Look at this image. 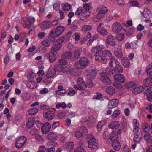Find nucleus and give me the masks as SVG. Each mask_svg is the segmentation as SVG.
I'll return each mask as SVG.
<instances>
[{
  "label": "nucleus",
  "mask_w": 152,
  "mask_h": 152,
  "mask_svg": "<svg viewBox=\"0 0 152 152\" xmlns=\"http://www.w3.org/2000/svg\"><path fill=\"white\" fill-rule=\"evenodd\" d=\"M152 136L150 134H145L144 136V138L145 140L148 142H149L151 141Z\"/></svg>",
  "instance_id": "51"
},
{
  "label": "nucleus",
  "mask_w": 152,
  "mask_h": 152,
  "mask_svg": "<svg viewBox=\"0 0 152 152\" xmlns=\"http://www.w3.org/2000/svg\"><path fill=\"white\" fill-rule=\"evenodd\" d=\"M112 146L113 148L116 151H118L121 148V145L117 140H115L113 142Z\"/></svg>",
  "instance_id": "20"
},
{
  "label": "nucleus",
  "mask_w": 152,
  "mask_h": 152,
  "mask_svg": "<svg viewBox=\"0 0 152 152\" xmlns=\"http://www.w3.org/2000/svg\"><path fill=\"white\" fill-rule=\"evenodd\" d=\"M49 69L47 72L46 76L48 79L53 78L55 77V69Z\"/></svg>",
  "instance_id": "14"
},
{
  "label": "nucleus",
  "mask_w": 152,
  "mask_h": 152,
  "mask_svg": "<svg viewBox=\"0 0 152 152\" xmlns=\"http://www.w3.org/2000/svg\"><path fill=\"white\" fill-rule=\"evenodd\" d=\"M45 116L48 120H51L54 117V113L53 111L51 110L48 111L45 113Z\"/></svg>",
  "instance_id": "19"
},
{
  "label": "nucleus",
  "mask_w": 152,
  "mask_h": 152,
  "mask_svg": "<svg viewBox=\"0 0 152 152\" xmlns=\"http://www.w3.org/2000/svg\"><path fill=\"white\" fill-rule=\"evenodd\" d=\"M60 22L59 19H57L51 22L50 21V23L51 27L52 26H56L58 25L59 24Z\"/></svg>",
  "instance_id": "48"
},
{
  "label": "nucleus",
  "mask_w": 152,
  "mask_h": 152,
  "mask_svg": "<svg viewBox=\"0 0 152 152\" xmlns=\"http://www.w3.org/2000/svg\"><path fill=\"white\" fill-rule=\"evenodd\" d=\"M136 84V83L134 81L129 82L126 84V87L127 88H130L134 87Z\"/></svg>",
  "instance_id": "49"
},
{
  "label": "nucleus",
  "mask_w": 152,
  "mask_h": 152,
  "mask_svg": "<svg viewBox=\"0 0 152 152\" xmlns=\"http://www.w3.org/2000/svg\"><path fill=\"white\" fill-rule=\"evenodd\" d=\"M74 88L76 89L82 90L84 88L82 85L77 84V85H75L74 86Z\"/></svg>",
  "instance_id": "63"
},
{
  "label": "nucleus",
  "mask_w": 152,
  "mask_h": 152,
  "mask_svg": "<svg viewBox=\"0 0 152 152\" xmlns=\"http://www.w3.org/2000/svg\"><path fill=\"white\" fill-rule=\"evenodd\" d=\"M119 102V100L117 99H113L110 100L107 105L108 108L112 109L118 105Z\"/></svg>",
  "instance_id": "11"
},
{
  "label": "nucleus",
  "mask_w": 152,
  "mask_h": 152,
  "mask_svg": "<svg viewBox=\"0 0 152 152\" xmlns=\"http://www.w3.org/2000/svg\"><path fill=\"white\" fill-rule=\"evenodd\" d=\"M80 16V19L82 20H83L90 16L89 13L87 12H85L83 10V12Z\"/></svg>",
  "instance_id": "35"
},
{
  "label": "nucleus",
  "mask_w": 152,
  "mask_h": 152,
  "mask_svg": "<svg viewBox=\"0 0 152 152\" xmlns=\"http://www.w3.org/2000/svg\"><path fill=\"white\" fill-rule=\"evenodd\" d=\"M71 8V5L67 3L64 4L63 6V10L64 11H68Z\"/></svg>",
  "instance_id": "42"
},
{
  "label": "nucleus",
  "mask_w": 152,
  "mask_h": 152,
  "mask_svg": "<svg viewBox=\"0 0 152 152\" xmlns=\"http://www.w3.org/2000/svg\"><path fill=\"white\" fill-rule=\"evenodd\" d=\"M115 55L119 58H121L123 56V53L121 48L116 49L114 51Z\"/></svg>",
  "instance_id": "25"
},
{
  "label": "nucleus",
  "mask_w": 152,
  "mask_h": 152,
  "mask_svg": "<svg viewBox=\"0 0 152 152\" xmlns=\"http://www.w3.org/2000/svg\"><path fill=\"white\" fill-rule=\"evenodd\" d=\"M119 126V123L118 121L112 122L109 125V127L112 129H117Z\"/></svg>",
  "instance_id": "22"
},
{
  "label": "nucleus",
  "mask_w": 152,
  "mask_h": 152,
  "mask_svg": "<svg viewBox=\"0 0 152 152\" xmlns=\"http://www.w3.org/2000/svg\"><path fill=\"white\" fill-rule=\"evenodd\" d=\"M118 138V134L116 131H113L110 136V138L113 142L115 140H117Z\"/></svg>",
  "instance_id": "32"
},
{
  "label": "nucleus",
  "mask_w": 152,
  "mask_h": 152,
  "mask_svg": "<svg viewBox=\"0 0 152 152\" xmlns=\"http://www.w3.org/2000/svg\"><path fill=\"white\" fill-rule=\"evenodd\" d=\"M91 28V26L88 25H84L81 27L82 31L84 32L90 31Z\"/></svg>",
  "instance_id": "37"
},
{
  "label": "nucleus",
  "mask_w": 152,
  "mask_h": 152,
  "mask_svg": "<svg viewBox=\"0 0 152 152\" xmlns=\"http://www.w3.org/2000/svg\"><path fill=\"white\" fill-rule=\"evenodd\" d=\"M74 136L77 137L79 138L83 135V133L80 131L75 132L74 133Z\"/></svg>",
  "instance_id": "58"
},
{
  "label": "nucleus",
  "mask_w": 152,
  "mask_h": 152,
  "mask_svg": "<svg viewBox=\"0 0 152 152\" xmlns=\"http://www.w3.org/2000/svg\"><path fill=\"white\" fill-rule=\"evenodd\" d=\"M104 17L103 15H101L98 13L97 15H94L92 18L94 22H98L101 19Z\"/></svg>",
  "instance_id": "38"
},
{
  "label": "nucleus",
  "mask_w": 152,
  "mask_h": 152,
  "mask_svg": "<svg viewBox=\"0 0 152 152\" xmlns=\"http://www.w3.org/2000/svg\"><path fill=\"white\" fill-rule=\"evenodd\" d=\"M51 126L48 122H46L43 124L42 126L41 131L43 134H46L50 131Z\"/></svg>",
  "instance_id": "7"
},
{
  "label": "nucleus",
  "mask_w": 152,
  "mask_h": 152,
  "mask_svg": "<svg viewBox=\"0 0 152 152\" xmlns=\"http://www.w3.org/2000/svg\"><path fill=\"white\" fill-rule=\"evenodd\" d=\"M34 123V118H29L28 120V122L26 124L27 127L29 129L32 127Z\"/></svg>",
  "instance_id": "29"
},
{
  "label": "nucleus",
  "mask_w": 152,
  "mask_h": 152,
  "mask_svg": "<svg viewBox=\"0 0 152 152\" xmlns=\"http://www.w3.org/2000/svg\"><path fill=\"white\" fill-rule=\"evenodd\" d=\"M106 122L102 120L99 121L97 126L98 129L99 130H100L102 127L105 124Z\"/></svg>",
  "instance_id": "41"
},
{
  "label": "nucleus",
  "mask_w": 152,
  "mask_h": 152,
  "mask_svg": "<svg viewBox=\"0 0 152 152\" xmlns=\"http://www.w3.org/2000/svg\"><path fill=\"white\" fill-rule=\"evenodd\" d=\"M40 28L43 30L49 29L51 28L50 21H45L43 22L40 24Z\"/></svg>",
  "instance_id": "12"
},
{
  "label": "nucleus",
  "mask_w": 152,
  "mask_h": 152,
  "mask_svg": "<svg viewBox=\"0 0 152 152\" xmlns=\"http://www.w3.org/2000/svg\"><path fill=\"white\" fill-rule=\"evenodd\" d=\"M81 92L80 93V95L83 96H85L88 95L90 93L89 91L87 90L83 89L82 90Z\"/></svg>",
  "instance_id": "53"
},
{
  "label": "nucleus",
  "mask_w": 152,
  "mask_h": 152,
  "mask_svg": "<svg viewBox=\"0 0 152 152\" xmlns=\"http://www.w3.org/2000/svg\"><path fill=\"white\" fill-rule=\"evenodd\" d=\"M80 64L83 68L87 66L89 64V61L87 58L83 57L80 58L79 60Z\"/></svg>",
  "instance_id": "18"
},
{
  "label": "nucleus",
  "mask_w": 152,
  "mask_h": 152,
  "mask_svg": "<svg viewBox=\"0 0 152 152\" xmlns=\"http://www.w3.org/2000/svg\"><path fill=\"white\" fill-rule=\"evenodd\" d=\"M74 144L73 142H69L66 144V148L69 151H72L74 148Z\"/></svg>",
  "instance_id": "33"
},
{
  "label": "nucleus",
  "mask_w": 152,
  "mask_h": 152,
  "mask_svg": "<svg viewBox=\"0 0 152 152\" xmlns=\"http://www.w3.org/2000/svg\"><path fill=\"white\" fill-rule=\"evenodd\" d=\"M122 29V27L121 24L118 22H115L113 23L112 26V30L115 33L120 32Z\"/></svg>",
  "instance_id": "8"
},
{
  "label": "nucleus",
  "mask_w": 152,
  "mask_h": 152,
  "mask_svg": "<svg viewBox=\"0 0 152 152\" xmlns=\"http://www.w3.org/2000/svg\"><path fill=\"white\" fill-rule=\"evenodd\" d=\"M60 69L61 72L64 73H69L72 71L71 68L68 65L61 66L60 67Z\"/></svg>",
  "instance_id": "15"
},
{
  "label": "nucleus",
  "mask_w": 152,
  "mask_h": 152,
  "mask_svg": "<svg viewBox=\"0 0 152 152\" xmlns=\"http://www.w3.org/2000/svg\"><path fill=\"white\" fill-rule=\"evenodd\" d=\"M127 127V124L125 122L122 123L121 126V129L124 133L126 132V129Z\"/></svg>",
  "instance_id": "57"
},
{
  "label": "nucleus",
  "mask_w": 152,
  "mask_h": 152,
  "mask_svg": "<svg viewBox=\"0 0 152 152\" xmlns=\"http://www.w3.org/2000/svg\"><path fill=\"white\" fill-rule=\"evenodd\" d=\"M91 52L96 53L95 59L102 63L105 64L107 63V59L112 57V54L109 50L102 51L101 48H92Z\"/></svg>",
  "instance_id": "1"
},
{
  "label": "nucleus",
  "mask_w": 152,
  "mask_h": 152,
  "mask_svg": "<svg viewBox=\"0 0 152 152\" xmlns=\"http://www.w3.org/2000/svg\"><path fill=\"white\" fill-rule=\"evenodd\" d=\"M66 107L67 105L64 102L59 103L56 105V107L57 109L60 108L61 107L63 109H64L66 108Z\"/></svg>",
  "instance_id": "45"
},
{
  "label": "nucleus",
  "mask_w": 152,
  "mask_h": 152,
  "mask_svg": "<svg viewBox=\"0 0 152 152\" xmlns=\"http://www.w3.org/2000/svg\"><path fill=\"white\" fill-rule=\"evenodd\" d=\"M50 44V41L47 39L44 40L42 42V45L44 47H49Z\"/></svg>",
  "instance_id": "52"
},
{
  "label": "nucleus",
  "mask_w": 152,
  "mask_h": 152,
  "mask_svg": "<svg viewBox=\"0 0 152 152\" xmlns=\"http://www.w3.org/2000/svg\"><path fill=\"white\" fill-rule=\"evenodd\" d=\"M114 71L115 73H122L123 69L121 65L116 66L114 68Z\"/></svg>",
  "instance_id": "39"
},
{
  "label": "nucleus",
  "mask_w": 152,
  "mask_h": 152,
  "mask_svg": "<svg viewBox=\"0 0 152 152\" xmlns=\"http://www.w3.org/2000/svg\"><path fill=\"white\" fill-rule=\"evenodd\" d=\"M35 139L40 142H42L44 141V139L42 137L39 135H37L35 136Z\"/></svg>",
  "instance_id": "64"
},
{
  "label": "nucleus",
  "mask_w": 152,
  "mask_h": 152,
  "mask_svg": "<svg viewBox=\"0 0 152 152\" xmlns=\"http://www.w3.org/2000/svg\"><path fill=\"white\" fill-rule=\"evenodd\" d=\"M65 28L63 26H59L53 29L51 32V37H56L60 35L64 31Z\"/></svg>",
  "instance_id": "3"
},
{
  "label": "nucleus",
  "mask_w": 152,
  "mask_h": 152,
  "mask_svg": "<svg viewBox=\"0 0 152 152\" xmlns=\"http://www.w3.org/2000/svg\"><path fill=\"white\" fill-rule=\"evenodd\" d=\"M144 86L145 87H149L152 85V79L148 78L144 80L143 82Z\"/></svg>",
  "instance_id": "27"
},
{
  "label": "nucleus",
  "mask_w": 152,
  "mask_h": 152,
  "mask_svg": "<svg viewBox=\"0 0 152 152\" xmlns=\"http://www.w3.org/2000/svg\"><path fill=\"white\" fill-rule=\"evenodd\" d=\"M63 41L62 39L60 38L53 42V45L58 47H60L61 46V43Z\"/></svg>",
  "instance_id": "43"
},
{
  "label": "nucleus",
  "mask_w": 152,
  "mask_h": 152,
  "mask_svg": "<svg viewBox=\"0 0 152 152\" xmlns=\"http://www.w3.org/2000/svg\"><path fill=\"white\" fill-rule=\"evenodd\" d=\"M144 94L147 96L148 99L150 101H152V87L149 88L145 92Z\"/></svg>",
  "instance_id": "16"
},
{
  "label": "nucleus",
  "mask_w": 152,
  "mask_h": 152,
  "mask_svg": "<svg viewBox=\"0 0 152 152\" xmlns=\"http://www.w3.org/2000/svg\"><path fill=\"white\" fill-rule=\"evenodd\" d=\"M113 85V86L117 89H121L122 88V86L121 84L116 82H114Z\"/></svg>",
  "instance_id": "61"
},
{
  "label": "nucleus",
  "mask_w": 152,
  "mask_h": 152,
  "mask_svg": "<svg viewBox=\"0 0 152 152\" xmlns=\"http://www.w3.org/2000/svg\"><path fill=\"white\" fill-rule=\"evenodd\" d=\"M117 39L118 41H121L124 38V35L122 34H118L116 36Z\"/></svg>",
  "instance_id": "59"
},
{
  "label": "nucleus",
  "mask_w": 152,
  "mask_h": 152,
  "mask_svg": "<svg viewBox=\"0 0 152 152\" xmlns=\"http://www.w3.org/2000/svg\"><path fill=\"white\" fill-rule=\"evenodd\" d=\"M107 74L108 73L106 72L101 73L100 80L103 83L109 85L111 84L112 82L111 80L108 77Z\"/></svg>",
  "instance_id": "5"
},
{
  "label": "nucleus",
  "mask_w": 152,
  "mask_h": 152,
  "mask_svg": "<svg viewBox=\"0 0 152 152\" xmlns=\"http://www.w3.org/2000/svg\"><path fill=\"white\" fill-rule=\"evenodd\" d=\"M22 98L24 102L28 101L30 99L29 95L28 93L24 94Z\"/></svg>",
  "instance_id": "60"
},
{
  "label": "nucleus",
  "mask_w": 152,
  "mask_h": 152,
  "mask_svg": "<svg viewBox=\"0 0 152 152\" xmlns=\"http://www.w3.org/2000/svg\"><path fill=\"white\" fill-rule=\"evenodd\" d=\"M97 72L94 70H89L88 74L87 75V78L88 79H92L94 78L96 75Z\"/></svg>",
  "instance_id": "17"
},
{
  "label": "nucleus",
  "mask_w": 152,
  "mask_h": 152,
  "mask_svg": "<svg viewBox=\"0 0 152 152\" xmlns=\"http://www.w3.org/2000/svg\"><path fill=\"white\" fill-rule=\"evenodd\" d=\"M120 113V111L118 110H115L112 114L111 117L113 118H115L119 115Z\"/></svg>",
  "instance_id": "44"
},
{
  "label": "nucleus",
  "mask_w": 152,
  "mask_h": 152,
  "mask_svg": "<svg viewBox=\"0 0 152 152\" xmlns=\"http://www.w3.org/2000/svg\"><path fill=\"white\" fill-rule=\"evenodd\" d=\"M77 84L82 85V86H83L84 88L86 87V85L85 82L83 81L82 78H80L77 79Z\"/></svg>",
  "instance_id": "46"
},
{
  "label": "nucleus",
  "mask_w": 152,
  "mask_h": 152,
  "mask_svg": "<svg viewBox=\"0 0 152 152\" xmlns=\"http://www.w3.org/2000/svg\"><path fill=\"white\" fill-rule=\"evenodd\" d=\"M106 93L110 95H112L115 94V89L112 86H109L105 90Z\"/></svg>",
  "instance_id": "23"
},
{
  "label": "nucleus",
  "mask_w": 152,
  "mask_h": 152,
  "mask_svg": "<svg viewBox=\"0 0 152 152\" xmlns=\"http://www.w3.org/2000/svg\"><path fill=\"white\" fill-rule=\"evenodd\" d=\"M38 111L37 108L34 107L29 110L28 111V113L29 114L31 115H33L36 113Z\"/></svg>",
  "instance_id": "47"
},
{
  "label": "nucleus",
  "mask_w": 152,
  "mask_h": 152,
  "mask_svg": "<svg viewBox=\"0 0 152 152\" xmlns=\"http://www.w3.org/2000/svg\"><path fill=\"white\" fill-rule=\"evenodd\" d=\"M102 96L101 94L97 93L96 96H94L93 99L96 100H100L102 98Z\"/></svg>",
  "instance_id": "62"
},
{
  "label": "nucleus",
  "mask_w": 152,
  "mask_h": 152,
  "mask_svg": "<svg viewBox=\"0 0 152 152\" xmlns=\"http://www.w3.org/2000/svg\"><path fill=\"white\" fill-rule=\"evenodd\" d=\"M121 62L122 65L125 67L128 68L130 64V62L129 59L126 57H123L122 60Z\"/></svg>",
  "instance_id": "28"
},
{
  "label": "nucleus",
  "mask_w": 152,
  "mask_h": 152,
  "mask_svg": "<svg viewBox=\"0 0 152 152\" xmlns=\"http://www.w3.org/2000/svg\"><path fill=\"white\" fill-rule=\"evenodd\" d=\"M82 50L81 49H77L75 50L73 53V54L75 58L78 59L79 58L81 53H82Z\"/></svg>",
  "instance_id": "34"
},
{
  "label": "nucleus",
  "mask_w": 152,
  "mask_h": 152,
  "mask_svg": "<svg viewBox=\"0 0 152 152\" xmlns=\"http://www.w3.org/2000/svg\"><path fill=\"white\" fill-rule=\"evenodd\" d=\"M84 10L83 9V7H79L76 10L75 13V15H81Z\"/></svg>",
  "instance_id": "55"
},
{
  "label": "nucleus",
  "mask_w": 152,
  "mask_h": 152,
  "mask_svg": "<svg viewBox=\"0 0 152 152\" xmlns=\"http://www.w3.org/2000/svg\"><path fill=\"white\" fill-rule=\"evenodd\" d=\"M141 138V136L140 134V135H139L138 134L136 133L134 134V140L135 142H138L140 141Z\"/></svg>",
  "instance_id": "50"
},
{
  "label": "nucleus",
  "mask_w": 152,
  "mask_h": 152,
  "mask_svg": "<svg viewBox=\"0 0 152 152\" xmlns=\"http://www.w3.org/2000/svg\"><path fill=\"white\" fill-rule=\"evenodd\" d=\"M136 44L134 42H133L131 43L127 42L125 44V48H131L135 47Z\"/></svg>",
  "instance_id": "56"
},
{
  "label": "nucleus",
  "mask_w": 152,
  "mask_h": 152,
  "mask_svg": "<svg viewBox=\"0 0 152 152\" xmlns=\"http://www.w3.org/2000/svg\"><path fill=\"white\" fill-rule=\"evenodd\" d=\"M58 138L56 134L52 132L49 133L47 135V138L50 141H54Z\"/></svg>",
  "instance_id": "24"
},
{
  "label": "nucleus",
  "mask_w": 152,
  "mask_h": 152,
  "mask_svg": "<svg viewBox=\"0 0 152 152\" xmlns=\"http://www.w3.org/2000/svg\"><path fill=\"white\" fill-rule=\"evenodd\" d=\"M26 141L27 138L25 136L20 137L16 140L15 146L18 148H21L26 143Z\"/></svg>",
  "instance_id": "4"
},
{
  "label": "nucleus",
  "mask_w": 152,
  "mask_h": 152,
  "mask_svg": "<svg viewBox=\"0 0 152 152\" xmlns=\"http://www.w3.org/2000/svg\"><path fill=\"white\" fill-rule=\"evenodd\" d=\"M48 58L49 59L50 62H53L56 58V54H54L52 52L47 54Z\"/></svg>",
  "instance_id": "31"
},
{
  "label": "nucleus",
  "mask_w": 152,
  "mask_h": 152,
  "mask_svg": "<svg viewBox=\"0 0 152 152\" xmlns=\"http://www.w3.org/2000/svg\"><path fill=\"white\" fill-rule=\"evenodd\" d=\"M96 11L101 15L106 14L108 11L107 8L104 6H100L97 8Z\"/></svg>",
  "instance_id": "13"
},
{
  "label": "nucleus",
  "mask_w": 152,
  "mask_h": 152,
  "mask_svg": "<svg viewBox=\"0 0 152 152\" xmlns=\"http://www.w3.org/2000/svg\"><path fill=\"white\" fill-rule=\"evenodd\" d=\"M102 24V23L99 24L97 28V31L102 35H106L107 34L108 32L106 29L101 27Z\"/></svg>",
  "instance_id": "21"
},
{
  "label": "nucleus",
  "mask_w": 152,
  "mask_h": 152,
  "mask_svg": "<svg viewBox=\"0 0 152 152\" xmlns=\"http://www.w3.org/2000/svg\"><path fill=\"white\" fill-rule=\"evenodd\" d=\"M114 78L115 81L120 83H123L125 80V76L123 74H116L114 75Z\"/></svg>",
  "instance_id": "10"
},
{
  "label": "nucleus",
  "mask_w": 152,
  "mask_h": 152,
  "mask_svg": "<svg viewBox=\"0 0 152 152\" xmlns=\"http://www.w3.org/2000/svg\"><path fill=\"white\" fill-rule=\"evenodd\" d=\"M80 64V63L79 61H77L75 63L74 65L75 68L77 69H82L83 68Z\"/></svg>",
  "instance_id": "54"
},
{
  "label": "nucleus",
  "mask_w": 152,
  "mask_h": 152,
  "mask_svg": "<svg viewBox=\"0 0 152 152\" xmlns=\"http://www.w3.org/2000/svg\"><path fill=\"white\" fill-rule=\"evenodd\" d=\"M86 139L88 141V147L91 150L96 149L99 147L97 141L95 137L92 134H89L86 137Z\"/></svg>",
  "instance_id": "2"
},
{
  "label": "nucleus",
  "mask_w": 152,
  "mask_h": 152,
  "mask_svg": "<svg viewBox=\"0 0 152 152\" xmlns=\"http://www.w3.org/2000/svg\"><path fill=\"white\" fill-rule=\"evenodd\" d=\"M72 56V53L69 51L64 52L62 56V57L64 58H69Z\"/></svg>",
  "instance_id": "40"
},
{
  "label": "nucleus",
  "mask_w": 152,
  "mask_h": 152,
  "mask_svg": "<svg viewBox=\"0 0 152 152\" xmlns=\"http://www.w3.org/2000/svg\"><path fill=\"white\" fill-rule=\"evenodd\" d=\"M142 127L146 133H148L151 132L150 126L148 124H143L142 126Z\"/></svg>",
  "instance_id": "36"
},
{
  "label": "nucleus",
  "mask_w": 152,
  "mask_h": 152,
  "mask_svg": "<svg viewBox=\"0 0 152 152\" xmlns=\"http://www.w3.org/2000/svg\"><path fill=\"white\" fill-rule=\"evenodd\" d=\"M144 91V88L141 86L137 87L133 90V93L135 94L142 92Z\"/></svg>",
  "instance_id": "30"
},
{
  "label": "nucleus",
  "mask_w": 152,
  "mask_h": 152,
  "mask_svg": "<svg viewBox=\"0 0 152 152\" xmlns=\"http://www.w3.org/2000/svg\"><path fill=\"white\" fill-rule=\"evenodd\" d=\"M105 43L107 46H114L116 44L115 37L112 35H109L106 39Z\"/></svg>",
  "instance_id": "6"
},
{
  "label": "nucleus",
  "mask_w": 152,
  "mask_h": 152,
  "mask_svg": "<svg viewBox=\"0 0 152 152\" xmlns=\"http://www.w3.org/2000/svg\"><path fill=\"white\" fill-rule=\"evenodd\" d=\"M143 16L146 18H149L152 15V14L150 11L147 9H145L143 12H141Z\"/></svg>",
  "instance_id": "26"
},
{
  "label": "nucleus",
  "mask_w": 152,
  "mask_h": 152,
  "mask_svg": "<svg viewBox=\"0 0 152 152\" xmlns=\"http://www.w3.org/2000/svg\"><path fill=\"white\" fill-rule=\"evenodd\" d=\"M35 18L34 17L30 16L27 18V22L23 24V26L26 28H29L31 25L34 24L35 20Z\"/></svg>",
  "instance_id": "9"
}]
</instances>
